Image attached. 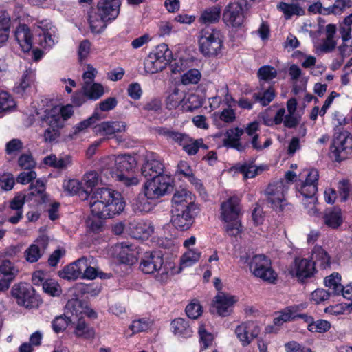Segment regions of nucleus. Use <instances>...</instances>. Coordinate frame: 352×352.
<instances>
[{"instance_id":"nucleus-14","label":"nucleus","mask_w":352,"mask_h":352,"mask_svg":"<svg viewBox=\"0 0 352 352\" xmlns=\"http://www.w3.org/2000/svg\"><path fill=\"white\" fill-rule=\"evenodd\" d=\"M222 20L227 26L240 28L245 20L243 6L239 1H231L225 8Z\"/></svg>"},{"instance_id":"nucleus-51","label":"nucleus","mask_w":352,"mask_h":352,"mask_svg":"<svg viewBox=\"0 0 352 352\" xmlns=\"http://www.w3.org/2000/svg\"><path fill=\"white\" fill-rule=\"evenodd\" d=\"M254 160L243 164H238L236 170L243 175L244 178H253L258 174V168L254 164Z\"/></svg>"},{"instance_id":"nucleus-28","label":"nucleus","mask_w":352,"mask_h":352,"mask_svg":"<svg viewBox=\"0 0 352 352\" xmlns=\"http://www.w3.org/2000/svg\"><path fill=\"white\" fill-rule=\"evenodd\" d=\"M137 161L135 157L130 155H118L116 159V168L118 173L131 174L136 168Z\"/></svg>"},{"instance_id":"nucleus-60","label":"nucleus","mask_w":352,"mask_h":352,"mask_svg":"<svg viewBox=\"0 0 352 352\" xmlns=\"http://www.w3.org/2000/svg\"><path fill=\"white\" fill-rule=\"evenodd\" d=\"M156 132L158 135L164 137L168 142L175 144L182 132L173 130L171 128L166 126H160L156 128Z\"/></svg>"},{"instance_id":"nucleus-12","label":"nucleus","mask_w":352,"mask_h":352,"mask_svg":"<svg viewBox=\"0 0 352 352\" xmlns=\"http://www.w3.org/2000/svg\"><path fill=\"white\" fill-rule=\"evenodd\" d=\"M317 272L316 263L312 259L296 257L291 266L289 274L297 278L300 283H304L308 278L313 277Z\"/></svg>"},{"instance_id":"nucleus-52","label":"nucleus","mask_w":352,"mask_h":352,"mask_svg":"<svg viewBox=\"0 0 352 352\" xmlns=\"http://www.w3.org/2000/svg\"><path fill=\"white\" fill-rule=\"evenodd\" d=\"M16 106V102L12 95L6 91H0V113L10 111Z\"/></svg>"},{"instance_id":"nucleus-9","label":"nucleus","mask_w":352,"mask_h":352,"mask_svg":"<svg viewBox=\"0 0 352 352\" xmlns=\"http://www.w3.org/2000/svg\"><path fill=\"white\" fill-rule=\"evenodd\" d=\"M174 179L167 174L157 175L147 179L144 184L146 195L150 198L159 199L171 192L174 188Z\"/></svg>"},{"instance_id":"nucleus-16","label":"nucleus","mask_w":352,"mask_h":352,"mask_svg":"<svg viewBox=\"0 0 352 352\" xmlns=\"http://www.w3.org/2000/svg\"><path fill=\"white\" fill-rule=\"evenodd\" d=\"M15 264L8 258L0 263V292L7 291L19 274Z\"/></svg>"},{"instance_id":"nucleus-27","label":"nucleus","mask_w":352,"mask_h":352,"mask_svg":"<svg viewBox=\"0 0 352 352\" xmlns=\"http://www.w3.org/2000/svg\"><path fill=\"white\" fill-rule=\"evenodd\" d=\"M85 263V257H82L76 261L65 266L63 270L58 272V276L63 279L75 280L82 274V268Z\"/></svg>"},{"instance_id":"nucleus-34","label":"nucleus","mask_w":352,"mask_h":352,"mask_svg":"<svg viewBox=\"0 0 352 352\" xmlns=\"http://www.w3.org/2000/svg\"><path fill=\"white\" fill-rule=\"evenodd\" d=\"M65 191L68 192L71 195H78L81 199H87L89 192L82 186V183L77 179H69L63 185Z\"/></svg>"},{"instance_id":"nucleus-5","label":"nucleus","mask_w":352,"mask_h":352,"mask_svg":"<svg viewBox=\"0 0 352 352\" xmlns=\"http://www.w3.org/2000/svg\"><path fill=\"white\" fill-rule=\"evenodd\" d=\"M296 177V174L291 170L285 173V178L270 184L265 190L267 201L275 211L282 212L286 201L285 194L289 190V184Z\"/></svg>"},{"instance_id":"nucleus-61","label":"nucleus","mask_w":352,"mask_h":352,"mask_svg":"<svg viewBox=\"0 0 352 352\" xmlns=\"http://www.w3.org/2000/svg\"><path fill=\"white\" fill-rule=\"evenodd\" d=\"M15 179L10 173H3L0 175V187L3 191H10L13 189Z\"/></svg>"},{"instance_id":"nucleus-37","label":"nucleus","mask_w":352,"mask_h":352,"mask_svg":"<svg viewBox=\"0 0 352 352\" xmlns=\"http://www.w3.org/2000/svg\"><path fill=\"white\" fill-rule=\"evenodd\" d=\"M235 333L243 346H248L257 336V333L254 332L250 333L249 327L245 322H243L236 327Z\"/></svg>"},{"instance_id":"nucleus-33","label":"nucleus","mask_w":352,"mask_h":352,"mask_svg":"<svg viewBox=\"0 0 352 352\" xmlns=\"http://www.w3.org/2000/svg\"><path fill=\"white\" fill-rule=\"evenodd\" d=\"M74 334L77 338L90 339L94 337L95 331L85 322L83 317H79L74 327Z\"/></svg>"},{"instance_id":"nucleus-10","label":"nucleus","mask_w":352,"mask_h":352,"mask_svg":"<svg viewBox=\"0 0 352 352\" xmlns=\"http://www.w3.org/2000/svg\"><path fill=\"white\" fill-rule=\"evenodd\" d=\"M11 295L16 300L19 305L26 308L37 307L39 305V296L36 294L34 287L29 283H20L14 285Z\"/></svg>"},{"instance_id":"nucleus-48","label":"nucleus","mask_w":352,"mask_h":352,"mask_svg":"<svg viewBox=\"0 0 352 352\" xmlns=\"http://www.w3.org/2000/svg\"><path fill=\"white\" fill-rule=\"evenodd\" d=\"M296 187L297 190L305 198H309L314 201H316V198L315 195L318 191V186L313 184H308L299 181L296 183Z\"/></svg>"},{"instance_id":"nucleus-1","label":"nucleus","mask_w":352,"mask_h":352,"mask_svg":"<svg viewBox=\"0 0 352 352\" xmlns=\"http://www.w3.org/2000/svg\"><path fill=\"white\" fill-rule=\"evenodd\" d=\"M91 216L86 221L89 230L94 233L102 231L104 221L120 214L126 204L122 194L108 187L98 188L91 196Z\"/></svg>"},{"instance_id":"nucleus-57","label":"nucleus","mask_w":352,"mask_h":352,"mask_svg":"<svg viewBox=\"0 0 352 352\" xmlns=\"http://www.w3.org/2000/svg\"><path fill=\"white\" fill-rule=\"evenodd\" d=\"M183 99L182 94L180 93L177 88H175L166 97V107L169 110L175 109L181 104Z\"/></svg>"},{"instance_id":"nucleus-53","label":"nucleus","mask_w":352,"mask_h":352,"mask_svg":"<svg viewBox=\"0 0 352 352\" xmlns=\"http://www.w3.org/2000/svg\"><path fill=\"white\" fill-rule=\"evenodd\" d=\"M97 109L95 110L91 116L85 119L79 123H78L74 127V133L77 134L81 131H83L92 126L96 121L101 119L100 113L97 111Z\"/></svg>"},{"instance_id":"nucleus-44","label":"nucleus","mask_w":352,"mask_h":352,"mask_svg":"<svg viewBox=\"0 0 352 352\" xmlns=\"http://www.w3.org/2000/svg\"><path fill=\"white\" fill-rule=\"evenodd\" d=\"M74 323L73 319L71 318V316L66 314L65 312L64 314L56 316L54 319L52 321V327L53 331L56 333H59L63 332L69 324Z\"/></svg>"},{"instance_id":"nucleus-7","label":"nucleus","mask_w":352,"mask_h":352,"mask_svg":"<svg viewBox=\"0 0 352 352\" xmlns=\"http://www.w3.org/2000/svg\"><path fill=\"white\" fill-rule=\"evenodd\" d=\"M352 157V135L346 130L336 132L330 146V157L341 162Z\"/></svg>"},{"instance_id":"nucleus-56","label":"nucleus","mask_w":352,"mask_h":352,"mask_svg":"<svg viewBox=\"0 0 352 352\" xmlns=\"http://www.w3.org/2000/svg\"><path fill=\"white\" fill-rule=\"evenodd\" d=\"M187 316L190 319H197L203 313V307L199 300L194 298L185 309Z\"/></svg>"},{"instance_id":"nucleus-47","label":"nucleus","mask_w":352,"mask_h":352,"mask_svg":"<svg viewBox=\"0 0 352 352\" xmlns=\"http://www.w3.org/2000/svg\"><path fill=\"white\" fill-rule=\"evenodd\" d=\"M324 285L331 289V293L333 296H339V289L341 288V275L338 272H333L324 279Z\"/></svg>"},{"instance_id":"nucleus-15","label":"nucleus","mask_w":352,"mask_h":352,"mask_svg":"<svg viewBox=\"0 0 352 352\" xmlns=\"http://www.w3.org/2000/svg\"><path fill=\"white\" fill-rule=\"evenodd\" d=\"M41 25H38L34 30L33 34V45H38V46L46 48L51 47L54 44V27L51 23L44 24L43 21L41 22Z\"/></svg>"},{"instance_id":"nucleus-58","label":"nucleus","mask_w":352,"mask_h":352,"mask_svg":"<svg viewBox=\"0 0 352 352\" xmlns=\"http://www.w3.org/2000/svg\"><path fill=\"white\" fill-rule=\"evenodd\" d=\"M201 78V74L197 69H190L182 76L181 81L184 85L197 84Z\"/></svg>"},{"instance_id":"nucleus-38","label":"nucleus","mask_w":352,"mask_h":352,"mask_svg":"<svg viewBox=\"0 0 352 352\" xmlns=\"http://www.w3.org/2000/svg\"><path fill=\"white\" fill-rule=\"evenodd\" d=\"M151 55H154L155 58L162 60L165 65H168L173 62V52L166 43H160L156 46L155 50L150 52Z\"/></svg>"},{"instance_id":"nucleus-59","label":"nucleus","mask_w":352,"mask_h":352,"mask_svg":"<svg viewBox=\"0 0 352 352\" xmlns=\"http://www.w3.org/2000/svg\"><path fill=\"white\" fill-rule=\"evenodd\" d=\"M257 76L260 80L267 82L277 76V71L272 66L263 65L258 69Z\"/></svg>"},{"instance_id":"nucleus-54","label":"nucleus","mask_w":352,"mask_h":352,"mask_svg":"<svg viewBox=\"0 0 352 352\" xmlns=\"http://www.w3.org/2000/svg\"><path fill=\"white\" fill-rule=\"evenodd\" d=\"M43 289L50 296H59L62 293V289L58 283L52 278L45 280L43 283Z\"/></svg>"},{"instance_id":"nucleus-29","label":"nucleus","mask_w":352,"mask_h":352,"mask_svg":"<svg viewBox=\"0 0 352 352\" xmlns=\"http://www.w3.org/2000/svg\"><path fill=\"white\" fill-rule=\"evenodd\" d=\"M171 329L175 335L188 338L192 336V331L188 321L182 318H177L171 321Z\"/></svg>"},{"instance_id":"nucleus-24","label":"nucleus","mask_w":352,"mask_h":352,"mask_svg":"<svg viewBox=\"0 0 352 352\" xmlns=\"http://www.w3.org/2000/svg\"><path fill=\"white\" fill-rule=\"evenodd\" d=\"M195 197L186 189L176 190L172 197V209H186L192 207L199 208V205L195 202Z\"/></svg>"},{"instance_id":"nucleus-40","label":"nucleus","mask_w":352,"mask_h":352,"mask_svg":"<svg viewBox=\"0 0 352 352\" xmlns=\"http://www.w3.org/2000/svg\"><path fill=\"white\" fill-rule=\"evenodd\" d=\"M65 312L71 316V318L74 316L76 319L82 317V314L84 313L83 302L78 298L69 299L65 307Z\"/></svg>"},{"instance_id":"nucleus-8","label":"nucleus","mask_w":352,"mask_h":352,"mask_svg":"<svg viewBox=\"0 0 352 352\" xmlns=\"http://www.w3.org/2000/svg\"><path fill=\"white\" fill-rule=\"evenodd\" d=\"M39 118L42 126L45 123L48 126L43 133L44 141L50 143L56 141L60 135V129L62 127L57 107L45 109Z\"/></svg>"},{"instance_id":"nucleus-49","label":"nucleus","mask_w":352,"mask_h":352,"mask_svg":"<svg viewBox=\"0 0 352 352\" xmlns=\"http://www.w3.org/2000/svg\"><path fill=\"white\" fill-rule=\"evenodd\" d=\"M201 252L196 249H189L181 257L182 267H188L195 264L201 257Z\"/></svg>"},{"instance_id":"nucleus-64","label":"nucleus","mask_w":352,"mask_h":352,"mask_svg":"<svg viewBox=\"0 0 352 352\" xmlns=\"http://www.w3.org/2000/svg\"><path fill=\"white\" fill-rule=\"evenodd\" d=\"M226 232L230 236H236L242 232V225L241 221L236 219L226 222Z\"/></svg>"},{"instance_id":"nucleus-35","label":"nucleus","mask_w":352,"mask_h":352,"mask_svg":"<svg viewBox=\"0 0 352 352\" xmlns=\"http://www.w3.org/2000/svg\"><path fill=\"white\" fill-rule=\"evenodd\" d=\"M323 219L325 225L333 229L338 228L343 222L341 210L336 208L327 210Z\"/></svg>"},{"instance_id":"nucleus-55","label":"nucleus","mask_w":352,"mask_h":352,"mask_svg":"<svg viewBox=\"0 0 352 352\" xmlns=\"http://www.w3.org/2000/svg\"><path fill=\"white\" fill-rule=\"evenodd\" d=\"M307 325V330L311 333H324L329 331L331 327L330 322L324 319H318Z\"/></svg>"},{"instance_id":"nucleus-32","label":"nucleus","mask_w":352,"mask_h":352,"mask_svg":"<svg viewBox=\"0 0 352 352\" xmlns=\"http://www.w3.org/2000/svg\"><path fill=\"white\" fill-rule=\"evenodd\" d=\"M85 96L91 100L96 101L100 98L104 94V87L99 82H85L82 87Z\"/></svg>"},{"instance_id":"nucleus-46","label":"nucleus","mask_w":352,"mask_h":352,"mask_svg":"<svg viewBox=\"0 0 352 352\" xmlns=\"http://www.w3.org/2000/svg\"><path fill=\"white\" fill-rule=\"evenodd\" d=\"M100 180V177L98 173L96 171H89L83 177V181L85 182V188L87 192H89V197L93 195L94 191V188L96 187ZM97 188L95 192L98 190Z\"/></svg>"},{"instance_id":"nucleus-6","label":"nucleus","mask_w":352,"mask_h":352,"mask_svg":"<svg viewBox=\"0 0 352 352\" xmlns=\"http://www.w3.org/2000/svg\"><path fill=\"white\" fill-rule=\"evenodd\" d=\"M252 274L263 282L276 284L278 274L272 267L271 259L265 254H255L246 260Z\"/></svg>"},{"instance_id":"nucleus-13","label":"nucleus","mask_w":352,"mask_h":352,"mask_svg":"<svg viewBox=\"0 0 352 352\" xmlns=\"http://www.w3.org/2000/svg\"><path fill=\"white\" fill-rule=\"evenodd\" d=\"M165 166L163 159L157 153L146 151L144 162L141 168L142 175L147 179L164 174Z\"/></svg>"},{"instance_id":"nucleus-41","label":"nucleus","mask_w":352,"mask_h":352,"mask_svg":"<svg viewBox=\"0 0 352 352\" xmlns=\"http://www.w3.org/2000/svg\"><path fill=\"white\" fill-rule=\"evenodd\" d=\"M43 163L54 168L64 169L71 164V157L67 155L65 157L57 158L56 155L51 154L43 159Z\"/></svg>"},{"instance_id":"nucleus-45","label":"nucleus","mask_w":352,"mask_h":352,"mask_svg":"<svg viewBox=\"0 0 352 352\" xmlns=\"http://www.w3.org/2000/svg\"><path fill=\"white\" fill-rule=\"evenodd\" d=\"M278 8L284 13L287 19H290L293 15L302 16L305 14V10L298 4L280 2L278 5Z\"/></svg>"},{"instance_id":"nucleus-19","label":"nucleus","mask_w":352,"mask_h":352,"mask_svg":"<svg viewBox=\"0 0 352 352\" xmlns=\"http://www.w3.org/2000/svg\"><path fill=\"white\" fill-rule=\"evenodd\" d=\"M137 248L129 242H122L116 245L114 252L118 261L123 264L132 265L138 261Z\"/></svg>"},{"instance_id":"nucleus-42","label":"nucleus","mask_w":352,"mask_h":352,"mask_svg":"<svg viewBox=\"0 0 352 352\" xmlns=\"http://www.w3.org/2000/svg\"><path fill=\"white\" fill-rule=\"evenodd\" d=\"M208 150L209 146L204 144L203 138L194 139L190 136L187 140V144L185 146L184 151L189 156L195 155L199 152V149Z\"/></svg>"},{"instance_id":"nucleus-20","label":"nucleus","mask_w":352,"mask_h":352,"mask_svg":"<svg viewBox=\"0 0 352 352\" xmlns=\"http://www.w3.org/2000/svg\"><path fill=\"white\" fill-rule=\"evenodd\" d=\"M33 34L25 23H19L15 28L14 36L23 52H29L33 47Z\"/></svg>"},{"instance_id":"nucleus-26","label":"nucleus","mask_w":352,"mask_h":352,"mask_svg":"<svg viewBox=\"0 0 352 352\" xmlns=\"http://www.w3.org/2000/svg\"><path fill=\"white\" fill-rule=\"evenodd\" d=\"M221 210L222 220L225 222L238 219L240 213L239 199L235 197H230L221 204Z\"/></svg>"},{"instance_id":"nucleus-21","label":"nucleus","mask_w":352,"mask_h":352,"mask_svg":"<svg viewBox=\"0 0 352 352\" xmlns=\"http://www.w3.org/2000/svg\"><path fill=\"white\" fill-rule=\"evenodd\" d=\"M126 124L123 121H104L94 126L96 133L107 136L108 138H117V135L125 132Z\"/></svg>"},{"instance_id":"nucleus-63","label":"nucleus","mask_w":352,"mask_h":352,"mask_svg":"<svg viewBox=\"0 0 352 352\" xmlns=\"http://www.w3.org/2000/svg\"><path fill=\"white\" fill-rule=\"evenodd\" d=\"M23 148V142L18 138H13L6 144V153L8 155L16 154Z\"/></svg>"},{"instance_id":"nucleus-18","label":"nucleus","mask_w":352,"mask_h":352,"mask_svg":"<svg viewBox=\"0 0 352 352\" xmlns=\"http://www.w3.org/2000/svg\"><path fill=\"white\" fill-rule=\"evenodd\" d=\"M49 245V239L45 235L38 236L25 251L26 261L34 263L37 262L44 254Z\"/></svg>"},{"instance_id":"nucleus-36","label":"nucleus","mask_w":352,"mask_h":352,"mask_svg":"<svg viewBox=\"0 0 352 352\" xmlns=\"http://www.w3.org/2000/svg\"><path fill=\"white\" fill-rule=\"evenodd\" d=\"M11 28V19L9 14L4 11L0 14V45H5L8 41Z\"/></svg>"},{"instance_id":"nucleus-43","label":"nucleus","mask_w":352,"mask_h":352,"mask_svg":"<svg viewBox=\"0 0 352 352\" xmlns=\"http://www.w3.org/2000/svg\"><path fill=\"white\" fill-rule=\"evenodd\" d=\"M144 66L146 72L156 74L162 71L167 65L162 60L155 58L154 55L149 54L144 60Z\"/></svg>"},{"instance_id":"nucleus-2","label":"nucleus","mask_w":352,"mask_h":352,"mask_svg":"<svg viewBox=\"0 0 352 352\" xmlns=\"http://www.w3.org/2000/svg\"><path fill=\"white\" fill-rule=\"evenodd\" d=\"M122 0H98L96 10L88 12L87 20L93 33L100 34L120 14Z\"/></svg>"},{"instance_id":"nucleus-39","label":"nucleus","mask_w":352,"mask_h":352,"mask_svg":"<svg viewBox=\"0 0 352 352\" xmlns=\"http://www.w3.org/2000/svg\"><path fill=\"white\" fill-rule=\"evenodd\" d=\"M330 256L321 246H315L312 252V259L321 269L330 267Z\"/></svg>"},{"instance_id":"nucleus-31","label":"nucleus","mask_w":352,"mask_h":352,"mask_svg":"<svg viewBox=\"0 0 352 352\" xmlns=\"http://www.w3.org/2000/svg\"><path fill=\"white\" fill-rule=\"evenodd\" d=\"M221 14V8L217 6L205 9L201 14L199 21L202 24H212L218 23Z\"/></svg>"},{"instance_id":"nucleus-62","label":"nucleus","mask_w":352,"mask_h":352,"mask_svg":"<svg viewBox=\"0 0 352 352\" xmlns=\"http://www.w3.org/2000/svg\"><path fill=\"white\" fill-rule=\"evenodd\" d=\"M150 327L148 319L140 318L138 320H133L129 329L132 331L133 333H138L140 332L145 331Z\"/></svg>"},{"instance_id":"nucleus-3","label":"nucleus","mask_w":352,"mask_h":352,"mask_svg":"<svg viewBox=\"0 0 352 352\" xmlns=\"http://www.w3.org/2000/svg\"><path fill=\"white\" fill-rule=\"evenodd\" d=\"M139 267L144 274L156 273L155 279L165 283L169 278V272L173 268V264L164 262L162 251L158 250L145 252Z\"/></svg>"},{"instance_id":"nucleus-30","label":"nucleus","mask_w":352,"mask_h":352,"mask_svg":"<svg viewBox=\"0 0 352 352\" xmlns=\"http://www.w3.org/2000/svg\"><path fill=\"white\" fill-rule=\"evenodd\" d=\"M157 199V198H150L146 195V189L144 188V195H140L134 200L133 208L135 212L147 213L152 210L153 204L152 201Z\"/></svg>"},{"instance_id":"nucleus-50","label":"nucleus","mask_w":352,"mask_h":352,"mask_svg":"<svg viewBox=\"0 0 352 352\" xmlns=\"http://www.w3.org/2000/svg\"><path fill=\"white\" fill-rule=\"evenodd\" d=\"M276 92L273 87L270 86L262 93H254L253 98L260 102L263 107H266L275 98Z\"/></svg>"},{"instance_id":"nucleus-22","label":"nucleus","mask_w":352,"mask_h":352,"mask_svg":"<svg viewBox=\"0 0 352 352\" xmlns=\"http://www.w3.org/2000/svg\"><path fill=\"white\" fill-rule=\"evenodd\" d=\"M154 228L150 222L133 221L129 224L130 236L135 239L146 240L153 233Z\"/></svg>"},{"instance_id":"nucleus-4","label":"nucleus","mask_w":352,"mask_h":352,"mask_svg":"<svg viewBox=\"0 0 352 352\" xmlns=\"http://www.w3.org/2000/svg\"><path fill=\"white\" fill-rule=\"evenodd\" d=\"M224 36L217 28L206 27L201 30L199 38V50L207 58H217L222 55Z\"/></svg>"},{"instance_id":"nucleus-25","label":"nucleus","mask_w":352,"mask_h":352,"mask_svg":"<svg viewBox=\"0 0 352 352\" xmlns=\"http://www.w3.org/2000/svg\"><path fill=\"white\" fill-rule=\"evenodd\" d=\"M243 133V129L239 127L228 129L225 134L226 138L223 139V145L227 148H234L239 152L245 151L246 148L249 146V143L247 142L244 144L241 143V137Z\"/></svg>"},{"instance_id":"nucleus-17","label":"nucleus","mask_w":352,"mask_h":352,"mask_svg":"<svg viewBox=\"0 0 352 352\" xmlns=\"http://www.w3.org/2000/svg\"><path fill=\"white\" fill-rule=\"evenodd\" d=\"M236 301V296L225 292H219L212 300V306L220 316L226 317L233 311V306Z\"/></svg>"},{"instance_id":"nucleus-23","label":"nucleus","mask_w":352,"mask_h":352,"mask_svg":"<svg viewBox=\"0 0 352 352\" xmlns=\"http://www.w3.org/2000/svg\"><path fill=\"white\" fill-rule=\"evenodd\" d=\"M35 79V72L31 69H26L23 72L19 84L14 86L13 91L19 97L25 98L32 91Z\"/></svg>"},{"instance_id":"nucleus-11","label":"nucleus","mask_w":352,"mask_h":352,"mask_svg":"<svg viewBox=\"0 0 352 352\" xmlns=\"http://www.w3.org/2000/svg\"><path fill=\"white\" fill-rule=\"evenodd\" d=\"M200 212V208L190 207L186 209H172L171 223L178 230L186 231L195 222V219Z\"/></svg>"}]
</instances>
